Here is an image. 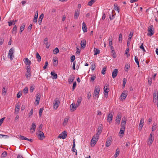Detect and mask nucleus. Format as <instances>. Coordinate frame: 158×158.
<instances>
[{
  "label": "nucleus",
  "mask_w": 158,
  "mask_h": 158,
  "mask_svg": "<svg viewBox=\"0 0 158 158\" xmlns=\"http://www.w3.org/2000/svg\"><path fill=\"white\" fill-rule=\"evenodd\" d=\"M158 92L157 90H155L153 93V102L156 103L158 102Z\"/></svg>",
  "instance_id": "obj_6"
},
{
  "label": "nucleus",
  "mask_w": 158,
  "mask_h": 158,
  "mask_svg": "<svg viewBox=\"0 0 158 158\" xmlns=\"http://www.w3.org/2000/svg\"><path fill=\"white\" fill-rule=\"evenodd\" d=\"M67 135V132L64 131L58 136V139H65L66 138Z\"/></svg>",
  "instance_id": "obj_8"
},
{
  "label": "nucleus",
  "mask_w": 158,
  "mask_h": 158,
  "mask_svg": "<svg viewBox=\"0 0 158 158\" xmlns=\"http://www.w3.org/2000/svg\"><path fill=\"white\" fill-rule=\"evenodd\" d=\"M20 105L19 103H16L15 105V111L17 112L18 113L19 111V107Z\"/></svg>",
  "instance_id": "obj_29"
},
{
  "label": "nucleus",
  "mask_w": 158,
  "mask_h": 158,
  "mask_svg": "<svg viewBox=\"0 0 158 158\" xmlns=\"http://www.w3.org/2000/svg\"><path fill=\"white\" fill-rule=\"evenodd\" d=\"M118 150V148L116 150V152H115V154L114 155V157L115 158L116 157H117L118 156V155H119V151Z\"/></svg>",
  "instance_id": "obj_43"
},
{
  "label": "nucleus",
  "mask_w": 158,
  "mask_h": 158,
  "mask_svg": "<svg viewBox=\"0 0 158 158\" xmlns=\"http://www.w3.org/2000/svg\"><path fill=\"white\" fill-rule=\"evenodd\" d=\"M100 91V88L99 86H97L95 87L93 97L94 98L99 97L98 94Z\"/></svg>",
  "instance_id": "obj_1"
},
{
  "label": "nucleus",
  "mask_w": 158,
  "mask_h": 158,
  "mask_svg": "<svg viewBox=\"0 0 158 158\" xmlns=\"http://www.w3.org/2000/svg\"><path fill=\"white\" fill-rule=\"evenodd\" d=\"M139 48L141 49L143 51V52H146V51L145 49L143 47V43H142L141 44V45L139 46Z\"/></svg>",
  "instance_id": "obj_50"
},
{
  "label": "nucleus",
  "mask_w": 158,
  "mask_h": 158,
  "mask_svg": "<svg viewBox=\"0 0 158 158\" xmlns=\"http://www.w3.org/2000/svg\"><path fill=\"white\" fill-rule=\"evenodd\" d=\"M122 35L121 33H120L119 35L118 41L119 42H122Z\"/></svg>",
  "instance_id": "obj_52"
},
{
  "label": "nucleus",
  "mask_w": 158,
  "mask_h": 158,
  "mask_svg": "<svg viewBox=\"0 0 158 158\" xmlns=\"http://www.w3.org/2000/svg\"><path fill=\"white\" fill-rule=\"evenodd\" d=\"M81 100L82 99L81 98H79L78 99L77 102L76 104V107H78L80 105V103L81 102Z\"/></svg>",
  "instance_id": "obj_34"
},
{
  "label": "nucleus",
  "mask_w": 158,
  "mask_h": 158,
  "mask_svg": "<svg viewBox=\"0 0 158 158\" xmlns=\"http://www.w3.org/2000/svg\"><path fill=\"white\" fill-rule=\"evenodd\" d=\"M98 139V136L96 135L93 136L91 141V146H94L96 143Z\"/></svg>",
  "instance_id": "obj_4"
},
{
  "label": "nucleus",
  "mask_w": 158,
  "mask_h": 158,
  "mask_svg": "<svg viewBox=\"0 0 158 158\" xmlns=\"http://www.w3.org/2000/svg\"><path fill=\"white\" fill-rule=\"evenodd\" d=\"M135 62L137 63V64L138 65V66L139 67V59L137 56H135Z\"/></svg>",
  "instance_id": "obj_42"
},
{
  "label": "nucleus",
  "mask_w": 158,
  "mask_h": 158,
  "mask_svg": "<svg viewBox=\"0 0 158 158\" xmlns=\"http://www.w3.org/2000/svg\"><path fill=\"white\" fill-rule=\"evenodd\" d=\"M111 53L112 55V56H113V57L115 58L116 57V53L115 52V51H112V52H111Z\"/></svg>",
  "instance_id": "obj_48"
},
{
  "label": "nucleus",
  "mask_w": 158,
  "mask_h": 158,
  "mask_svg": "<svg viewBox=\"0 0 158 158\" xmlns=\"http://www.w3.org/2000/svg\"><path fill=\"white\" fill-rule=\"evenodd\" d=\"M52 76V78L53 79H56L57 77V75L54 72H52L51 73Z\"/></svg>",
  "instance_id": "obj_31"
},
{
  "label": "nucleus",
  "mask_w": 158,
  "mask_h": 158,
  "mask_svg": "<svg viewBox=\"0 0 158 158\" xmlns=\"http://www.w3.org/2000/svg\"><path fill=\"white\" fill-rule=\"evenodd\" d=\"M27 72L26 74V76L27 78L30 77L31 76V67L27 66Z\"/></svg>",
  "instance_id": "obj_12"
},
{
  "label": "nucleus",
  "mask_w": 158,
  "mask_h": 158,
  "mask_svg": "<svg viewBox=\"0 0 158 158\" xmlns=\"http://www.w3.org/2000/svg\"><path fill=\"white\" fill-rule=\"evenodd\" d=\"M109 87V85L107 84H106L105 85V86H104V92H105V93L104 94L105 96H107L108 95V92L110 91L109 89L108 88Z\"/></svg>",
  "instance_id": "obj_10"
},
{
  "label": "nucleus",
  "mask_w": 158,
  "mask_h": 158,
  "mask_svg": "<svg viewBox=\"0 0 158 158\" xmlns=\"http://www.w3.org/2000/svg\"><path fill=\"white\" fill-rule=\"evenodd\" d=\"M40 98V95L39 93H37L36 94V98L35 100V102H36L37 105H38L39 103Z\"/></svg>",
  "instance_id": "obj_20"
},
{
  "label": "nucleus",
  "mask_w": 158,
  "mask_h": 158,
  "mask_svg": "<svg viewBox=\"0 0 158 158\" xmlns=\"http://www.w3.org/2000/svg\"><path fill=\"white\" fill-rule=\"evenodd\" d=\"M35 86L34 85H32L30 86L29 90L30 92L32 93L33 92L35 89Z\"/></svg>",
  "instance_id": "obj_45"
},
{
  "label": "nucleus",
  "mask_w": 158,
  "mask_h": 158,
  "mask_svg": "<svg viewBox=\"0 0 158 158\" xmlns=\"http://www.w3.org/2000/svg\"><path fill=\"white\" fill-rule=\"evenodd\" d=\"M154 29L153 27V25L149 26L148 28V33L147 34L148 35L152 36L154 33Z\"/></svg>",
  "instance_id": "obj_2"
},
{
  "label": "nucleus",
  "mask_w": 158,
  "mask_h": 158,
  "mask_svg": "<svg viewBox=\"0 0 158 158\" xmlns=\"http://www.w3.org/2000/svg\"><path fill=\"white\" fill-rule=\"evenodd\" d=\"M109 46H112V37H110L109 38Z\"/></svg>",
  "instance_id": "obj_37"
},
{
  "label": "nucleus",
  "mask_w": 158,
  "mask_h": 158,
  "mask_svg": "<svg viewBox=\"0 0 158 158\" xmlns=\"http://www.w3.org/2000/svg\"><path fill=\"white\" fill-rule=\"evenodd\" d=\"M127 120V119L126 118L123 117L121 121V125L125 126Z\"/></svg>",
  "instance_id": "obj_25"
},
{
  "label": "nucleus",
  "mask_w": 158,
  "mask_h": 158,
  "mask_svg": "<svg viewBox=\"0 0 158 158\" xmlns=\"http://www.w3.org/2000/svg\"><path fill=\"white\" fill-rule=\"evenodd\" d=\"M23 61L25 64L27 65V66L30 67V65L31 64V62L28 59V58L24 59Z\"/></svg>",
  "instance_id": "obj_16"
},
{
  "label": "nucleus",
  "mask_w": 158,
  "mask_h": 158,
  "mask_svg": "<svg viewBox=\"0 0 158 158\" xmlns=\"http://www.w3.org/2000/svg\"><path fill=\"white\" fill-rule=\"evenodd\" d=\"M68 120V118H65L64 120V122L63 123V125L64 126L66 125L67 123Z\"/></svg>",
  "instance_id": "obj_44"
},
{
  "label": "nucleus",
  "mask_w": 158,
  "mask_h": 158,
  "mask_svg": "<svg viewBox=\"0 0 158 158\" xmlns=\"http://www.w3.org/2000/svg\"><path fill=\"white\" fill-rule=\"evenodd\" d=\"M48 39L47 37L45 38L44 40V44H45L46 45V48H49L50 46V44L48 43Z\"/></svg>",
  "instance_id": "obj_27"
},
{
  "label": "nucleus",
  "mask_w": 158,
  "mask_h": 158,
  "mask_svg": "<svg viewBox=\"0 0 158 158\" xmlns=\"http://www.w3.org/2000/svg\"><path fill=\"white\" fill-rule=\"evenodd\" d=\"M126 91H123L120 97L121 99H125L127 95V93H125Z\"/></svg>",
  "instance_id": "obj_30"
},
{
  "label": "nucleus",
  "mask_w": 158,
  "mask_h": 158,
  "mask_svg": "<svg viewBox=\"0 0 158 158\" xmlns=\"http://www.w3.org/2000/svg\"><path fill=\"white\" fill-rule=\"evenodd\" d=\"M44 110V109L43 108H41L40 109V110L39 111V115L40 117H41L42 115V113Z\"/></svg>",
  "instance_id": "obj_46"
},
{
  "label": "nucleus",
  "mask_w": 158,
  "mask_h": 158,
  "mask_svg": "<svg viewBox=\"0 0 158 158\" xmlns=\"http://www.w3.org/2000/svg\"><path fill=\"white\" fill-rule=\"evenodd\" d=\"M12 33L13 34H16L17 31V27L16 25H15L13 27Z\"/></svg>",
  "instance_id": "obj_40"
},
{
  "label": "nucleus",
  "mask_w": 158,
  "mask_h": 158,
  "mask_svg": "<svg viewBox=\"0 0 158 158\" xmlns=\"http://www.w3.org/2000/svg\"><path fill=\"white\" fill-rule=\"evenodd\" d=\"M118 70L117 69H115L112 73V77L113 78H115L117 75Z\"/></svg>",
  "instance_id": "obj_19"
},
{
  "label": "nucleus",
  "mask_w": 158,
  "mask_h": 158,
  "mask_svg": "<svg viewBox=\"0 0 158 158\" xmlns=\"http://www.w3.org/2000/svg\"><path fill=\"white\" fill-rule=\"evenodd\" d=\"M96 77L95 76H94V75L92 76L90 78V81H94L96 79Z\"/></svg>",
  "instance_id": "obj_59"
},
{
  "label": "nucleus",
  "mask_w": 158,
  "mask_h": 158,
  "mask_svg": "<svg viewBox=\"0 0 158 158\" xmlns=\"http://www.w3.org/2000/svg\"><path fill=\"white\" fill-rule=\"evenodd\" d=\"M121 127L120 128L119 134V136L121 138H122L123 136V134L125 131V126L121 125Z\"/></svg>",
  "instance_id": "obj_7"
},
{
  "label": "nucleus",
  "mask_w": 158,
  "mask_h": 158,
  "mask_svg": "<svg viewBox=\"0 0 158 158\" xmlns=\"http://www.w3.org/2000/svg\"><path fill=\"white\" fill-rule=\"evenodd\" d=\"M75 139H74L73 140L72 150L73 152H74L76 153V155H77V150L75 148Z\"/></svg>",
  "instance_id": "obj_23"
},
{
  "label": "nucleus",
  "mask_w": 158,
  "mask_h": 158,
  "mask_svg": "<svg viewBox=\"0 0 158 158\" xmlns=\"http://www.w3.org/2000/svg\"><path fill=\"white\" fill-rule=\"evenodd\" d=\"M96 0H91V1H89V2H88V5H89V6H92V5H93V4L94 2H95V1H96Z\"/></svg>",
  "instance_id": "obj_38"
},
{
  "label": "nucleus",
  "mask_w": 158,
  "mask_h": 158,
  "mask_svg": "<svg viewBox=\"0 0 158 158\" xmlns=\"http://www.w3.org/2000/svg\"><path fill=\"white\" fill-rule=\"evenodd\" d=\"M78 107H76V105L74 103H72L70 106V110L72 111H74L76 110Z\"/></svg>",
  "instance_id": "obj_21"
},
{
  "label": "nucleus",
  "mask_w": 158,
  "mask_h": 158,
  "mask_svg": "<svg viewBox=\"0 0 158 158\" xmlns=\"http://www.w3.org/2000/svg\"><path fill=\"white\" fill-rule=\"evenodd\" d=\"M144 120V119L143 118H142L141 119L140 123L139 126V131H141V130L143 125Z\"/></svg>",
  "instance_id": "obj_18"
},
{
  "label": "nucleus",
  "mask_w": 158,
  "mask_h": 158,
  "mask_svg": "<svg viewBox=\"0 0 158 158\" xmlns=\"http://www.w3.org/2000/svg\"><path fill=\"white\" fill-rule=\"evenodd\" d=\"M25 25L24 24H22L20 27V33H21L24 30L25 27Z\"/></svg>",
  "instance_id": "obj_35"
},
{
  "label": "nucleus",
  "mask_w": 158,
  "mask_h": 158,
  "mask_svg": "<svg viewBox=\"0 0 158 158\" xmlns=\"http://www.w3.org/2000/svg\"><path fill=\"white\" fill-rule=\"evenodd\" d=\"M113 116V114L112 112H111L108 115L107 120L109 123H110L111 122Z\"/></svg>",
  "instance_id": "obj_15"
},
{
  "label": "nucleus",
  "mask_w": 158,
  "mask_h": 158,
  "mask_svg": "<svg viewBox=\"0 0 158 158\" xmlns=\"http://www.w3.org/2000/svg\"><path fill=\"white\" fill-rule=\"evenodd\" d=\"M59 52V50L57 48H56L53 50V53L54 54H56L57 53H58Z\"/></svg>",
  "instance_id": "obj_39"
},
{
  "label": "nucleus",
  "mask_w": 158,
  "mask_h": 158,
  "mask_svg": "<svg viewBox=\"0 0 158 158\" xmlns=\"http://www.w3.org/2000/svg\"><path fill=\"white\" fill-rule=\"evenodd\" d=\"M102 131V128L101 126H99L98 129V131L97 132V134L96 135L98 136L101 134Z\"/></svg>",
  "instance_id": "obj_26"
},
{
  "label": "nucleus",
  "mask_w": 158,
  "mask_h": 158,
  "mask_svg": "<svg viewBox=\"0 0 158 158\" xmlns=\"http://www.w3.org/2000/svg\"><path fill=\"white\" fill-rule=\"evenodd\" d=\"M106 67H103L102 70V71H101L103 75L105 74L106 73Z\"/></svg>",
  "instance_id": "obj_47"
},
{
  "label": "nucleus",
  "mask_w": 158,
  "mask_h": 158,
  "mask_svg": "<svg viewBox=\"0 0 158 158\" xmlns=\"http://www.w3.org/2000/svg\"><path fill=\"white\" fill-rule=\"evenodd\" d=\"M126 81H127L126 79L125 78H124L123 80V87H125Z\"/></svg>",
  "instance_id": "obj_56"
},
{
  "label": "nucleus",
  "mask_w": 158,
  "mask_h": 158,
  "mask_svg": "<svg viewBox=\"0 0 158 158\" xmlns=\"http://www.w3.org/2000/svg\"><path fill=\"white\" fill-rule=\"evenodd\" d=\"M86 41L85 40H82L81 41V47L83 48H84L85 47V46L86 45Z\"/></svg>",
  "instance_id": "obj_24"
},
{
  "label": "nucleus",
  "mask_w": 158,
  "mask_h": 158,
  "mask_svg": "<svg viewBox=\"0 0 158 158\" xmlns=\"http://www.w3.org/2000/svg\"><path fill=\"white\" fill-rule=\"evenodd\" d=\"M14 48H11L9 51L8 56L10 58L11 60H12L14 55L13 54L14 52Z\"/></svg>",
  "instance_id": "obj_3"
},
{
  "label": "nucleus",
  "mask_w": 158,
  "mask_h": 158,
  "mask_svg": "<svg viewBox=\"0 0 158 158\" xmlns=\"http://www.w3.org/2000/svg\"><path fill=\"white\" fill-rule=\"evenodd\" d=\"M75 77L73 75H72L70 78L69 79L68 81L69 84H71L73 81Z\"/></svg>",
  "instance_id": "obj_32"
},
{
  "label": "nucleus",
  "mask_w": 158,
  "mask_h": 158,
  "mask_svg": "<svg viewBox=\"0 0 158 158\" xmlns=\"http://www.w3.org/2000/svg\"><path fill=\"white\" fill-rule=\"evenodd\" d=\"M37 135L40 140H42L45 138L44 133L41 131H38V133H37Z\"/></svg>",
  "instance_id": "obj_9"
},
{
  "label": "nucleus",
  "mask_w": 158,
  "mask_h": 158,
  "mask_svg": "<svg viewBox=\"0 0 158 158\" xmlns=\"http://www.w3.org/2000/svg\"><path fill=\"white\" fill-rule=\"evenodd\" d=\"M28 89L27 87H25L23 90V92L24 94H26L28 93Z\"/></svg>",
  "instance_id": "obj_49"
},
{
  "label": "nucleus",
  "mask_w": 158,
  "mask_h": 158,
  "mask_svg": "<svg viewBox=\"0 0 158 158\" xmlns=\"http://www.w3.org/2000/svg\"><path fill=\"white\" fill-rule=\"evenodd\" d=\"M36 56L37 59V61L39 62H40L41 60V57L38 52H37L36 53Z\"/></svg>",
  "instance_id": "obj_33"
},
{
  "label": "nucleus",
  "mask_w": 158,
  "mask_h": 158,
  "mask_svg": "<svg viewBox=\"0 0 158 158\" xmlns=\"http://www.w3.org/2000/svg\"><path fill=\"white\" fill-rule=\"evenodd\" d=\"M19 136V139H22V140H28V138H27L25 136H22L21 135H20Z\"/></svg>",
  "instance_id": "obj_41"
},
{
  "label": "nucleus",
  "mask_w": 158,
  "mask_h": 158,
  "mask_svg": "<svg viewBox=\"0 0 158 158\" xmlns=\"http://www.w3.org/2000/svg\"><path fill=\"white\" fill-rule=\"evenodd\" d=\"M122 118V116L120 113H118L116 117V122L118 125L119 124Z\"/></svg>",
  "instance_id": "obj_14"
},
{
  "label": "nucleus",
  "mask_w": 158,
  "mask_h": 158,
  "mask_svg": "<svg viewBox=\"0 0 158 158\" xmlns=\"http://www.w3.org/2000/svg\"><path fill=\"white\" fill-rule=\"evenodd\" d=\"M112 140V138L111 137L108 138L107 139L106 141V147H108L110 145L111 143Z\"/></svg>",
  "instance_id": "obj_17"
},
{
  "label": "nucleus",
  "mask_w": 158,
  "mask_h": 158,
  "mask_svg": "<svg viewBox=\"0 0 158 158\" xmlns=\"http://www.w3.org/2000/svg\"><path fill=\"white\" fill-rule=\"evenodd\" d=\"M154 140V137H152V133H151L149 135L148 139V144L149 145H151L152 143Z\"/></svg>",
  "instance_id": "obj_11"
},
{
  "label": "nucleus",
  "mask_w": 158,
  "mask_h": 158,
  "mask_svg": "<svg viewBox=\"0 0 158 158\" xmlns=\"http://www.w3.org/2000/svg\"><path fill=\"white\" fill-rule=\"evenodd\" d=\"M71 61L72 62L74 61L75 59V56L74 55L72 56L70 58Z\"/></svg>",
  "instance_id": "obj_58"
},
{
  "label": "nucleus",
  "mask_w": 158,
  "mask_h": 158,
  "mask_svg": "<svg viewBox=\"0 0 158 158\" xmlns=\"http://www.w3.org/2000/svg\"><path fill=\"white\" fill-rule=\"evenodd\" d=\"M79 11L80 9H77L75 10L74 17V19H77L78 18L79 16Z\"/></svg>",
  "instance_id": "obj_22"
},
{
  "label": "nucleus",
  "mask_w": 158,
  "mask_h": 158,
  "mask_svg": "<svg viewBox=\"0 0 158 158\" xmlns=\"http://www.w3.org/2000/svg\"><path fill=\"white\" fill-rule=\"evenodd\" d=\"M133 34V33L131 32L130 34H129V38L128 39H129V41H131V38L132 37Z\"/></svg>",
  "instance_id": "obj_53"
},
{
  "label": "nucleus",
  "mask_w": 158,
  "mask_h": 158,
  "mask_svg": "<svg viewBox=\"0 0 158 158\" xmlns=\"http://www.w3.org/2000/svg\"><path fill=\"white\" fill-rule=\"evenodd\" d=\"M60 102L59 99L58 98H56L54 100L53 102V107L54 108L56 109L60 105Z\"/></svg>",
  "instance_id": "obj_5"
},
{
  "label": "nucleus",
  "mask_w": 158,
  "mask_h": 158,
  "mask_svg": "<svg viewBox=\"0 0 158 158\" xmlns=\"http://www.w3.org/2000/svg\"><path fill=\"white\" fill-rule=\"evenodd\" d=\"M7 155V152L6 151L4 152L1 155L2 157H5Z\"/></svg>",
  "instance_id": "obj_51"
},
{
  "label": "nucleus",
  "mask_w": 158,
  "mask_h": 158,
  "mask_svg": "<svg viewBox=\"0 0 158 158\" xmlns=\"http://www.w3.org/2000/svg\"><path fill=\"white\" fill-rule=\"evenodd\" d=\"M44 17V15L43 14H42L39 17V20H42L43 18Z\"/></svg>",
  "instance_id": "obj_64"
},
{
  "label": "nucleus",
  "mask_w": 158,
  "mask_h": 158,
  "mask_svg": "<svg viewBox=\"0 0 158 158\" xmlns=\"http://www.w3.org/2000/svg\"><path fill=\"white\" fill-rule=\"evenodd\" d=\"M95 65L94 64L91 65V69L92 71H94L95 68Z\"/></svg>",
  "instance_id": "obj_60"
},
{
  "label": "nucleus",
  "mask_w": 158,
  "mask_h": 158,
  "mask_svg": "<svg viewBox=\"0 0 158 158\" xmlns=\"http://www.w3.org/2000/svg\"><path fill=\"white\" fill-rule=\"evenodd\" d=\"M129 50V47L127 48L125 51V54L127 56V57L129 56V55L128 54V52Z\"/></svg>",
  "instance_id": "obj_54"
},
{
  "label": "nucleus",
  "mask_w": 158,
  "mask_h": 158,
  "mask_svg": "<svg viewBox=\"0 0 158 158\" xmlns=\"http://www.w3.org/2000/svg\"><path fill=\"white\" fill-rule=\"evenodd\" d=\"M36 15L35 14L33 20H37L38 17V11H36Z\"/></svg>",
  "instance_id": "obj_55"
},
{
  "label": "nucleus",
  "mask_w": 158,
  "mask_h": 158,
  "mask_svg": "<svg viewBox=\"0 0 158 158\" xmlns=\"http://www.w3.org/2000/svg\"><path fill=\"white\" fill-rule=\"evenodd\" d=\"M5 119V118L4 117V118H1L0 119V127L1 125L2 124V123L3 122Z\"/></svg>",
  "instance_id": "obj_61"
},
{
  "label": "nucleus",
  "mask_w": 158,
  "mask_h": 158,
  "mask_svg": "<svg viewBox=\"0 0 158 158\" xmlns=\"http://www.w3.org/2000/svg\"><path fill=\"white\" fill-rule=\"evenodd\" d=\"M4 39L3 38H1L0 39V45H2L3 43Z\"/></svg>",
  "instance_id": "obj_63"
},
{
  "label": "nucleus",
  "mask_w": 158,
  "mask_h": 158,
  "mask_svg": "<svg viewBox=\"0 0 158 158\" xmlns=\"http://www.w3.org/2000/svg\"><path fill=\"white\" fill-rule=\"evenodd\" d=\"M22 93L20 92H19V93L17 94V97L18 98H19L22 95Z\"/></svg>",
  "instance_id": "obj_62"
},
{
  "label": "nucleus",
  "mask_w": 158,
  "mask_h": 158,
  "mask_svg": "<svg viewBox=\"0 0 158 158\" xmlns=\"http://www.w3.org/2000/svg\"><path fill=\"white\" fill-rule=\"evenodd\" d=\"M100 53V50L97 48H94V55H95L99 54Z\"/></svg>",
  "instance_id": "obj_36"
},
{
  "label": "nucleus",
  "mask_w": 158,
  "mask_h": 158,
  "mask_svg": "<svg viewBox=\"0 0 158 158\" xmlns=\"http://www.w3.org/2000/svg\"><path fill=\"white\" fill-rule=\"evenodd\" d=\"M82 28L84 32H86L87 31V27L85 23L84 22L82 23Z\"/></svg>",
  "instance_id": "obj_28"
},
{
  "label": "nucleus",
  "mask_w": 158,
  "mask_h": 158,
  "mask_svg": "<svg viewBox=\"0 0 158 158\" xmlns=\"http://www.w3.org/2000/svg\"><path fill=\"white\" fill-rule=\"evenodd\" d=\"M36 127V124L34 122H33L30 128L31 132V133H34Z\"/></svg>",
  "instance_id": "obj_13"
},
{
  "label": "nucleus",
  "mask_w": 158,
  "mask_h": 158,
  "mask_svg": "<svg viewBox=\"0 0 158 158\" xmlns=\"http://www.w3.org/2000/svg\"><path fill=\"white\" fill-rule=\"evenodd\" d=\"M48 61H46L45 62L44 66L43 67L44 69H47V66L48 65Z\"/></svg>",
  "instance_id": "obj_57"
}]
</instances>
